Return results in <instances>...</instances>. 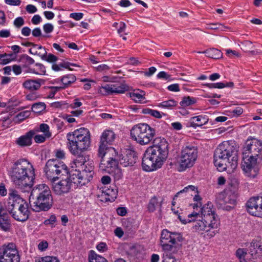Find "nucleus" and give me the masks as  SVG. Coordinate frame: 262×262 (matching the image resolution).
I'll return each mask as SVG.
<instances>
[{
    "label": "nucleus",
    "instance_id": "obj_1",
    "mask_svg": "<svg viewBox=\"0 0 262 262\" xmlns=\"http://www.w3.org/2000/svg\"><path fill=\"white\" fill-rule=\"evenodd\" d=\"M241 168L245 176L254 178L259 170L258 158L262 157V141L256 138H248L242 149Z\"/></svg>",
    "mask_w": 262,
    "mask_h": 262
},
{
    "label": "nucleus",
    "instance_id": "obj_24",
    "mask_svg": "<svg viewBox=\"0 0 262 262\" xmlns=\"http://www.w3.org/2000/svg\"><path fill=\"white\" fill-rule=\"evenodd\" d=\"M34 135L35 132L33 130H30L17 139V144L21 146H30L32 144V138Z\"/></svg>",
    "mask_w": 262,
    "mask_h": 262
},
{
    "label": "nucleus",
    "instance_id": "obj_35",
    "mask_svg": "<svg viewBox=\"0 0 262 262\" xmlns=\"http://www.w3.org/2000/svg\"><path fill=\"white\" fill-rule=\"evenodd\" d=\"M83 152H81L80 154L74 155L77 157L73 161V163L75 165L76 167L81 168L82 166L86 162L85 157L82 154Z\"/></svg>",
    "mask_w": 262,
    "mask_h": 262
},
{
    "label": "nucleus",
    "instance_id": "obj_39",
    "mask_svg": "<svg viewBox=\"0 0 262 262\" xmlns=\"http://www.w3.org/2000/svg\"><path fill=\"white\" fill-rule=\"evenodd\" d=\"M36 68L31 69L30 70L31 72L36 74L43 75L45 74L46 70L44 66L41 63H36L35 64Z\"/></svg>",
    "mask_w": 262,
    "mask_h": 262
},
{
    "label": "nucleus",
    "instance_id": "obj_20",
    "mask_svg": "<svg viewBox=\"0 0 262 262\" xmlns=\"http://www.w3.org/2000/svg\"><path fill=\"white\" fill-rule=\"evenodd\" d=\"M128 86L123 83L107 84L100 88V92L105 94H122L128 91Z\"/></svg>",
    "mask_w": 262,
    "mask_h": 262
},
{
    "label": "nucleus",
    "instance_id": "obj_48",
    "mask_svg": "<svg viewBox=\"0 0 262 262\" xmlns=\"http://www.w3.org/2000/svg\"><path fill=\"white\" fill-rule=\"evenodd\" d=\"M45 58L42 59L45 60L49 62H54L58 59V57L52 54H47L45 56Z\"/></svg>",
    "mask_w": 262,
    "mask_h": 262
},
{
    "label": "nucleus",
    "instance_id": "obj_58",
    "mask_svg": "<svg viewBox=\"0 0 262 262\" xmlns=\"http://www.w3.org/2000/svg\"><path fill=\"white\" fill-rule=\"evenodd\" d=\"M83 15L82 13H73L70 14V16L76 20H79L82 18Z\"/></svg>",
    "mask_w": 262,
    "mask_h": 262
},
{
    "label": "nucleus",
    "instance_id": "obj_56",
    "mask_svg": "<svg viewBox=\"0 0 262 262\" xmlns=\"http://www.w3.org/2000/svg\"><path fill=\"white\" fill-rule=\"evenodd\" d=\"M117 214L120 216H125L127 213V210L125 207H120L116 209Z\"/></svg>",
    "mask_w": 262,
    "mask_h": 262
},
{
    "label": "nucleus",
    "instance_id": "obj_29",
    "mask_svg": "<svg viewBox=\"0 0 262 262\" xmlns=\"http://www.w3.org/2000/svg\"><path fill=\"white\" fill-rule=\"evenodd\" d=\"M199 53H205L207 56L215 59L221 58L223 56L222 52L215 48H211L206 50L203 52H198Z\"/></svg>",
    "mask_w": 262,
    "mask_h": 262
},
{
    "label": "nucleus",
    "instance_id": "obj_30",
    "mask_svg": "<svg viewBox=\"0 0 262 262\" xmlns=\"http://www.w3.org/2000/svg\"><path fill=\"white\" fill-rule=\"evenodd\" d=\"M250 248L251 252L255 251L256 253L262 254V239L253 240L251 243Z\"/></svg>",
    "mask_w": 262,
    "mask_h": 262
},
{
    "label": "nucleus",
    "instance_id": "obj_21",
    "mask_svg": "<svg viewBox=\"0 0 262 262\" xmlns=\"http://www.w3.org/2000/svg\"><path fill=\"white\" fill-rule=\"evenodd\" d=\"M53 189L57 195H62L68 193L71 188V182L66 177L61 179L58 182H53Z\"/></svg>",
    "mask_w": 262,
    "mask_h": 262
},
{
    "label": "nucleus",
    "instance_id": "obj_38",
    "mask_svg": "<svg viewBox=\"0 0 262 262\" xmlns=\"http://www.w3.org/2000/svg\"><path fill=\"white\" fill-rule=\"evenodd\" d=\"M46 104L43 102L35 103L32 106V111L35 113H39L46 109Z\"/></svg>",
    "mask_w": 262,
    "mask_h": 262
},
{
    "label": "nucleus",
    "instance_id": "obj_50",
    "mask_svg": "<svg viewBox=\"0 0 262 262\" xmlns=\"http://www.w3.org/2000/svg\"><path fill=\"white\" fill-rule=\"evenodd\" d=\"M59 66L61 68H65L68 69L69 70H72V69L70 68V66H74V67H77L78 66L75 63H71L69 62L66 61H63L61 63H59Z\"/></svg>",
    "mask_w": 262,
    "mask_h": 262
},
{
    "label": "nucleus",
    "instance_id": "obj_3",
    "mask_svg": "<svg viewBox=\"0 0 262 262\" xmlns=\"http://www.w3.org/2000/svg\"><path fill=\"white\" fill-rule=\"evenodd\" d=\"M152 143V146L147 149L142 159L143 169L146 171L161 167L168 154V143L164 138H156Z\"/></svg>",
    "mask_w": 262,
    "mask_h": 262
},
{
    "label": "nucleus",
    "instance_id": "obj_36",
    "mask_svg": "<svg viewBox=\"0 0 262 262\" xmlns=\"http://www.w3.org/2000/svg\"><path fill=\"white\" fill-rule=\"evenodd\" d=\"M30 115V112L28 111H25L19 113L14 118L15 122L18 123L23 121L26 118H28Z\"/></svg>",
    "mask_w": 262,
    "mask_h": 262
},
{
    "label": "nucleus",
    "instance_id": "obj_25",
    "mask_svg": "<svg viewBox=\"0 0 262 262\" xmlns=\"http://www.w3.org/2000/svg\"><path fill=\"white\" fill-rule=\"evenodd\" d=\"M208 121V119L206 116L199 115L190 118L189 122L190 126L196 127V126H201L206 124Z\"/></svg>",
    "mask_w": 262,
    "mask_h": 262
},
{
    "label": "nucleus",
    "instance_id": "obj_43",
    "mask_svg": "<svg viewBox=\"0 0 262 262\" xmlns=\"http://www.w3.org/2000/svg\"><path fill=\"white\" fill-rule=\"evenodd\" d=\"M247 255V251L244 249L239 248L236 251V256L239 259V262H247L245 257Z\"/></svg>",
    "mask_w": 262,
    "mask_h": 262
},
{
    "label": "nucleus",
    "instance_id": "obj_12",
    "mask_svg": "<svg viewBox=\"0 0 262 262\" xmlns=\"http://www.w3.org/2000/svg\"><path fill=\"white\" fill-rule=\"evenodd\" d=\"M44 171L47 178L52 182H55L61 174L64 176L68 174V167L62 162L57 159H50L46 163Z\"/></svg>",
    "mask_w": 262,
    "mask_h": 262
},
{
    "label": "nucleus",
    "instance_id": "obj_47",
    "mask_svg": "<svg viewBox=\"0 0 262 262\" xmlns=\"http://www.w3.org/2000/svg\"><path fill=\"white\" fill-rule=\"evenodd\" d=\"M169 252L164 251L163 254V260L162 262H176L174 258L169 254Z\"/></svg>",
    "mask_w": 262,
    "mask_h": 262
},
{
    "label": "nucleus",
    "instance_id": "obj_17",
    "mask_svg": "<svg viewBox=\"0 0 262 262\" xmlns=\"http://www.w3.org/2000/svg\"><path fill=\"white\" fill-rule=\"evenodd\" d=\"M138 161L137 153L132 149H125L120 154L119 163L123 167L134 166Z\"/></svg>",
    "mask_w": 262,
    "mask_h": 262
},
{
    "label": "nucleus",
    "instance_id": "obj_63",
    "mask_svg": "<svg viewBox=\"0 0 262 262\" xmlns=\"http://www.w3.org/2000/svg\"><path fill=\"white\" fill-rule=\"evenodd\" d=\"M10 35V31L9 30H2L0 31V37L2 38L9 37Z\"/></svg>",
    "mask_w": 262,
    "mask_h": 262
},
{
    "label": "nucleus",
    "instance_id": "obj_62",
    "mask_svg": "<svg viewBox=\"0 0 262 262\" xmlns=\"http://www.w3.org/2000/svg\"><path fill=\"white\" fill-rule=\"evenodd\" d=\"M32 35L35 37H40L42 35L41 31L39 28H35L32 31Z\"/></svg>",
    "mask_w": 262,
    "mask_h": 262
},
{
    "label": "nucleus",
    "instance_id": "obj_4",
    "mask_svg": "<svg viewBox=\"0 0 262 262\" xmlns=\"http://www.w3.org/2000/svg\"><path fill=\"white\" fill-rule=\"evenodd\" d=\"M10 176L16 188L23 192L29 191L34 183L35 169L28 161L19 159L12 166Z\"/></svg>",
    "mask_w": 262,
    "mask_h": 262
},
{
    "label": "nucleus",
    "instance_id": "obj_9",
    "mask_svg": "<svg viewBox=\"0 0 262 262\" xmlns=\"http://www.w3.org/2000/svg\"><path fill=\"white\" fill-rule=\"evenodd\" d=\"M6 207L16 221L25 222L29 218L30 212L28 204L18 197L10 198Z\"/></svg>",
    "mask_w": 262,
    "mask_h": 262
},
{
    "label": "nucleus",
    "instance_id": "obj_23",
    "mask_svg": "<svg viewBox=\"0 0 262 262\" xmlns=\"http://www.w3.org/2000/svg\"><path fill=\"white\" fill-rule=\"evenodd\" d=\"M44 83V80L41 79L36 80L28 79L26 80L23 83V86L30 91H34L38 90L41 84Z\"/></svg>",
    "mask_w": 262,
    "mask_h": 262
},
{
    "label": "nucleus",
    "instance_id": "obj_16",
    "mask_svg": "<svg viewBox=\"0 0 262 262\" xmlns=\"http://www.w3.org/2000/svg\"><path fill=\"white\" fill-rule=\"evenodd\" d=\"M246 207L250 214L262 217V196L251 198L247 202Z\"/></svg>",
    "mask_w": 262,
    "mask_h": 262
},
{
    "label": "nucleus",
    "instance_id": "obj_42",
    "mask_svg": "<svg viewBox=\"0 0 262 262\" xmlns=\"http://www.w3.org/2000/svg\"><path fill=\"white\" fill-rule=\"evenodd\" d=\"M142 112L145 114H149L156 118H161L162 116L160 112L150 108L143 109Z\"/></svg>",
    "mask_w": 262,
    "mask_h": 262
},
{
    "label": "nucleus",
    "instance_id": "obj_46",
    "mask_svg": "<svg viewBox=\"0 0 262 262\" xmlns=\"http://www.w3.org/2000/svg\"><path fill=\"white\" fill-rule=\"evenodd\" d=\"M204 85L210 88L223 89L225 87V83L223 82H217L214 83H206Z\"/></svg>",
    "mask_w": 262,
    "mask_h": 262
},
{
    "label": "nucleus",
    "instance_id": "obj_53",
    "mask_svg": "<svg viewBox=\"0 0 262 262\" xmlns=\"http://www.w3.org/2000/svg\"><path fill=\"white\" fill-rule=\"evenodd\" d=\"M54 26L50 23L46 24L43 26V29L46 33H50L53 30Z\"/></svg>",
    "mask_w": 262,
    "mask_h": 262
},
{
    "label": "nucleus",
    "instance_id": "obj_60",
    "mask_svg": "<svg viewBox=\"0 0 262 262\" xmlns=\"http://www.w3.org/2000/svg\"><path fill=\"white\" fill-rule=\"evenodd\" d=\"M41 21V17L37 14L33 16L31 19V21L33 24L34 25H38L39 24Z\"/></svg>",
    "mask_w": 262,
    "mask_h": 262
},
{
    "label": "nucleus",
    "instance_id": "obj_22",
    "mask_svg": "<svg viewBox=\"0 0 262 262\" xmlns=\"http://www.w3.org/2000/svg\"><path fill=\"white\" fill-rule=\"evenodd\" d=\"M237 194L235 192L231 191L228 192L223 199V203L222 205H225L223 209L230 210L233 209L236 204Z\"/></svg>",
    "mask_w": 262,
    "mask_h": 262
},
{
    "label": "nucleus",
    "instance_id": "obj_6",
    "mask_svg": "<svg viewBox=\"0 0 262 262\" xmlns=\"http://www.w3.org/2000/svg\"><path fill=\"white\" fill-rule=\"evenodd\" d=\"M29 204L34 211L49 210L53 204L49 187L46 184H40L33 187L29 196Z\"/></svg>",
    "mask_w": 262,
    "mask_h": 262
},
{
    "label": "nucleus",
    "instance_id": "obj_40",
    "mask_svg": "<svg viewBox=\"0 0 262 262\" xmlns=\"http://www.w3.org/2000/svg\"><path fill=\"white\" fill-rule=\"evenodd\" d=\"M177 105V102L173 99H170L163 101L159 104V106L166 108H171Z\"/></svg>",
    "mask_w": 262,
    "mask_h": 262
},
{
    "label": "nucleus",
    "instance_id": "obj_45",
    "mask_svg": "<svg viewBox=\"0 0 262 262\" xmlns=\"http://www.w3.org/2000/svg\"><path fill=\"white\" fill-rule=\"evenodd\" d=\"M40 130L44 133V135L47 138H50L51 136V133L49 131V126L48 124L42 123L40 125Z\"/></svg>",
    "mask_w": 262,
    "mask_h": 262
},
{
    "label": "nucleus",
    "instance_id": "obj_27",
    "mask_svg": "<svg viewBox=\"0 0 262 262\" xmlns=\"http://www.w3.org/2000/svg\"><path fill=\"white\" fill-rule=\"evenodd\" d=\"M29 53L31 54L37 55L40 57L41 59L45 58V56L47 54L46 49L41 45L35 44L33 48L29 49Z\"/></svg>",
    "mask_w": 262,
    "mask_h": 262
},
{
    "label": "nucleus",
    "instance_id": "obj_8",
    "mask_svg": "<svg viewBox=\"0 0 262 262\" xmlns=\"http://www.w3.org/2000/svg\"><path fill=\"white\" fill-rule=\"evenodd\" d=\"M116 138V135L111 130H104L100 139V142L98 149V156L101 158L100 166L103 169L105 168H115L116 161L113 158H104L108 151H115V149L108 146L113 144Z\"/></svg>",
    "mask_w": 262,
    "mask_h": 262
},
{
    "label": "nucleus",
    "instance_id": "obj_41",
    "mask_svg": "<svg viewBox=\"0 0 262 262\" xmlns=\"http://www.w3.org/2000/svg\"><path fill=\"white\" fill-rule=\"evenodd\" d=\"M196 102L195 98L189 96L184 97L181 101L180 104L182 106L186 107L194 104Z\"/></svg>",
    "mask_w": 262,
    "mask_h": 262
},
{
    "label": "nucleus",
    "instance_id": "obj_55",
    "mask_svg": "<svg viewBox=\"0 0 262 262\" xmlns=\"http://www.w3.org/2000/svg\"><path fill=\"white\" fill-rule=\"evenodd\" d=\"M157 77L160 79H164L165 80H168L170 79V75L167 74L166 72L164 71L160 72L157 75Z\"/></svg>",
    "mask_w": 262,
    "mask_h": 262
},
{
    "label": "nucleus",
    "instance_id": "obj_33",
    "mask_svg": "<svg viewBox=\"0 0 262 262\" xmlns=\"http://www.w3.org/2000/svg\"><path fill=\"white\" fill-rule=\"evenodd\" d=\"M11 224L8 216L0 217V229L5 231H10Z\"/></svg>",
    "mask_w": 262,
    "mask_h": 262
},
{
    "label": "nucleus",
    "instance_id": "obj_31",
    "mask_svg": "<svg viewBox=\"0 0 262 262\" xmlns=\"http://www.w3.org/2000/svg\"><path fill=\"white\" fill-rule=\"evenodd\" d=\"M15 58L16 55L13 53H4L0 54V64H6L14 60Z\"/></svg>",
    "mask_w": 262,
    "mask_h": 262
},
{
    "label": "nucleus",
    "instance_id": "obj_52",
    "mask_svg": "<svg viewBox=\"0 0 262 262\" xmlns=\"http://www.w3.org/2000/svg\"><path fill=\"white\" fill-rule=\"evenodd\" d=\"M56 222V217L55 215H52L50 216L49 219L45 221L44 224L46 225H53Z\"/></svg>",
    "mask_w": 262,
    "mask_h": 262
},
{
    "label": "nucleus",
    "instance_id": "obj_11",
    "mask_svg": "<svg viewBox=\"0 0 262 262\" xmlns=\"http://www.w3.org/2000/svg\"><path fill=\"white\" fill-rule=\"evenodd\" d=\"M183 240L181 233L171 232L167 229H163L161 234L160 245L165 252H176L178 243Z\"/></svg>",
    "mask_w": 262,
    "mask_h": 262
},
{
    "label": "nucleus",
    "instance_id": "obj_51",
    "mask_svg": "<svg viewBox=\"0 0 262 262\" xmlns=\"http://www.w3.org/2000/svg\"><path fill=\"white\" fill-rule=\"evenodd\" d=\"M46 138H48L46 137L44 134L35 135L34 137L35 142L37 143L43 142L45 141Z\"/></svg>",
    "mask_w": 262,
    "mask_h": 262
},
{
    "label": "nucleus",
    "instance_id": "obj_26",
    "mask_svg": "<svg viewBox=\"0 0 262 262\" xmlns=\"http://www.w3.org/2000/svg\"><path fill=\"white\" fill-rule=\"evenodd\" d=\"M81 169L82 174H84L88 181H90V179L93 178L94 174V166L92 163H90L89 162H86Z\"/></svg>",
    "mask_w": 262,
    "mask_h": 262
},
{
    "label": "nucleus",
    "instance_id": "obj_13",
    "mask_svg": "<svg viewBox=\"0 0 262 262\" xmlns=\"http://www.w3.org/2000/svg\"><path fill=\"white\" fill-rule=\"evenodd\" d=\"M198 151L196 146L188 145L183 147L180 157L179 171H182L191 167L198 158Z\"/></svg>",
    "mask_w": 262,
    "mask_h": 262
},
{
    "label": "nucleus",
    "instance_id": "obj_37",
    "mask_svg": "<svg viewBox=\"0 0 262 262\" xmlns=\"http://www.w3.org/2000/svg\"><path fill=\"white\" fill-rule=\"evenodd\" d=\"M76 80V77L73 75L70 74L62 78L61 81L64 86H67L71 83L74 82Z\"/></svg>",
    "mask_w": 262,
    "mask_h": 262
},
{
    "label": "nucleus",
    "instance_id": "obj_61",
    "mask_svg": "<svg viewBox=\"0 0 262 262\" xmlns=\"http://www.w3.org/2000/svg\"><path fill=\"white\" fill-rule=\"evenodd\" d=\"M226 54L229 55V57H232L233 56H239V54L235 50H232L230 49L226 50Z\"/></svg>",
    "mask_w": 262,
    "mask_h": 262
},
{
    "label": "nucleus",
    "instance_id": "obj_59",
    "mask_svg": "<svg viewBox=\"0 0 262 262\" xmlns=\"http://www.w3.org/2000/svg\"><path fill=\"white\" fill-rule=\"evenodd\" d=\"M26 11L29 13H34L37 11V8L33 5H28L26 8Z\"/></svg>",
    "mask_w": 262,
    "mask_h": 262
},
{
    "label": "nucleus",
    "instance_id": "obj_10",
    "mask_svg": "<svg viewBox=\"0 0 262 262\" xmlns=\"http://www.w3.org/2000/svg\"><path fill=\"white\" fill-rule=\"evenodd\" d=\"M155 135V129L144 123L134 125L130 130L132 138L142 145L149 144Z\"/></svg>",
    "mask_w": 262,
    "mask_h": 262
},
{
    "label": "nucleus",
    "instance_id": "obj_5",
    "mask_svg": "<svg viewBox=\"0 0 262 262\" xmlns=\"http://www.w3.org/2000/svg\"><path fill=\"white\" fill-rule=\"evenodd\" d=\"M238 157L233 146L228 142L220 144L214 153V163L220 171L228 168L234 169L237 165Z\"/></svg>",
    "mask_w": 262,
    "mask_h": 262
},
{
    "label": "nucleus",
    "instance_id": "obj_19",
    "mask_svg": "<svg viewBox=\"0 0 262 262\" xmlns=\"http://www.w3.org/2000/svg\"><path fill=\"white\" fill-rule=\"evenodd\" d=\"M118 190L115 185H113L110 187L104 186L100 189L98 196L101 198V201L105 202H113L117 198Z\"/></svg>",
    "mask_w": 262,
    "mask_h": 262
},
{
    "label": "nucleus",
    "instance_id": "obj_32",
    "mask_svg": "<svg viewBox=\"0 0 262 262\" xmlns=\"http://www.w3.org/2000/svg\"><path fill=\"white\" fill-rule=\"evenodd\" d=\"M162 201H158V199L156 197H152L148 205V210L149 212H154L155 211L157 207H161Z\"/></svg>",
    "mask_w": 262,
    "mask_h": 262
},
{
    "label": "nucleus",
    "instance_id": "obj_2",
    "mask_svg": "<svg viewBox=\"0 0 262 262\" xmlns=\"http://www.w3.org/2000/svg\"><path fill=\"white\" fill-rule=\"evenodd\" d=\"M188 219L182 220L181 216L179 219L183 224L193 222L192 227L193 231L203 233H207L209 237H213L217 233L216 231H211L217 229L220 224L219 219L215 210H206L203 212L192 211L187 216Z\"/></svg>",
    "mask_w": 262,
    "mask_h": 262
},
{
    "label": "nucleus",
    "instance_id": "obj_44",
    "mask_svg": "<svg viewBox=\"0 0 262 262\" xmlns=\"http://www.w3.org/2000/svg\"><path fill=\"white\" fill-rule=\"evenodd\" d=\"M35 262H59L58 258L54 256H45L36 259Z\"/></svg>",
    "mask_w": 262,
    "mask_h": 262
},
{
    "label": "nucleus",
    "instance_id": "obj_14",
    "mask_svg": "<svg viewBox=\"0 0 262 262\" xmlns=\"http://www.w3.org/2000/svg\"><path fill=\"white\" fill-rule=\"evenodd\" d=\"M183 193H188L191 195H193V193L195 194L193 198L194 203L190 204V206H191L193 209V211L203 212L204 209L205 211L214 210L211 203L208 202L207 204L202 206L201 202L202 198L199 195L198 189L194 186L188 185L185 187L183 189L177 193L175 195V197H178L180 194Z\"/></svg>",
    "mask_w": 262,
    "mask_h": 262
},
{
    "label": "nucleus",
    "instance_id": "obj_7",
    "mask_svg": "<svg viewBox=\"0 0 262 262\" xmlns=\"http://www.w3.org/2000/svg\"><path fill=\"white\" fill-rule=\"evenodd\" d=\"M68 146L73 155L80 154L90 147V135L87 128L81 127L67 135Z\"/></svg>",
    "mask_w": 262,
    "mask_h": 262
},
{
    "label": "nucleus",
    "instance_id": "obj_34",
    "mask_svg": "<svg viewBox=\"0 0 262 262\" xmlns=\"http://www.w3.org/2000/svg\"><path fill=\"white\" fill-rule=\"evenodd\" d=\"M89 262H108L103 257L98 255L94 251L91 250L89 256Z\"/></svg>",
    "mask_w": 262,
    "mask_h": 262
},
{
    "label": "nucleus",
    "instance_id": "obj_49",
    "mask_svg": "<svg viewBox=\"0 0 262 262\" xmlns=\"http://www.w3.org/2000/svg\"><path fill=\"white\" fill-rule=\"evenodd\" d=\"M24 20L22 17H18L14 20V25L17 28H20L24 24Z\"/></svg>",
    "mask_w": 262,
    "mask_h": 262
},
{
    "label": "nucleus",
    "instance_id": "obj_64",
    "mask_svg": "<svg viewBox=\"0 0 262 262\" xmlns=\"http://www.w3.org/2000/svg\"><path fill=\"white\" fill-rule=\"evenodd\" d=\"M114 233L116 236L120 238L123 236L124 232L120 227H117L114 230Z\"/></svg>",
    "mask_w": 262,
    "mask_h": 262
},
{
    "label": "nucleus",
    "instance_id": "obj_28",
    "mask_svg": "<svg viewBox=\"0 0 262 262\" xmlns=\"http://www.w3.org/2000/svg\"><path fill=\"white\" fill-rule=\"evenodd\" d=\"M129 97L136 102H141L145 99V92L137 90L128 93Z\"/></svg>",
    "mask_w": 262,
    "mask_h": 262
},
{
    "label": "nucleus",
    "instance_id": "obj_18",
    "mask_svg": "<svg viewBox=\"0 0 262 262\" xmlns=\"http://www.w3.org/2000/svg\"><path fill=\"white\" fill-rule=\"evenodd\" d=\"M65 177L68 178L71 182V184H74L77 187H80L84 185L88 181L86 178L79 169H72Z\"/></svg>",
    "mask_w": 262,
    "mask_h": 262
},
{
    "label": "nucleus",
    "instance_id": "obj_15",
    "mask_svg": "<svg viewBox=\"0 0 262 262\" xmlns=\"http://www.w3.org/2000/svg\"><path fill=\"white\" fill-rule=\"evenodd\" d=\"M0 262H20V256L16 245L13 243L0 247Z\"/></svg>",
    "mask_w": 262,
    "mask_h": 262
},
{
    "label": "nucleus",
    "instance_id": "obj_57",
    "mask_svg": "<svg viewBox=\"0 0 262 262\" xmlns=\"http://www.w3.org/2000/svg\"><path fill=\"white\" fill-rule=\"evenodd\" d=\"M6 4L12 6H19L21 3L20 0H5Z\"/></svg>",
    "mask_w": 262,
    "mask_h": 262
},
{
    "label": "nucleus",
    "instance_id": "obj_54",
    "mask_svg": "<svg viewBox=\"0 0 262 262\" xmlns=\"http://www.w3.org/2000/svg\"><path fill=\"white\" fill-rule=\"evenodd\" d=\"M167 89L171 92H179L180 91L179 84L178 83L171 84L167 87Z\"/></svg>",
    "mask_w": 262,
    "mask_h": 262
}]
</instances>
